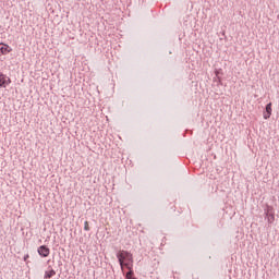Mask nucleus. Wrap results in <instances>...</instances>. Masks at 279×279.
<instances>
[{"mask_svg": "<svg viewBox=\"0 0 279 279\" xmlns=\"http://www.w3.org/2000/svg\"><path fill=\"white\" fill-rule=\"evenodd\" d=\"M117 258L120 263L122 271H124V267H128V264L130 263V260H132V254L122 248V251L118 252Z\"/></svg>", "mask_w": 279, "mask_h": 279, "instance_id": "1", "label": "nucleus"}, {"mask_svg": "<svg viewBox=\"0 0 279 279\" xmlns=\"http://www.w3.org/2000/svg\"><path fill=\"white\" fill-rule=\"evenodd\" d=\"M126 279H132L134 277V256L131 254V260L126 264Z\"/></svg>", "mask_w": 279, "mask_h": 279, "instance_id": "2", "label": "nucleus"}, {"mask_svg": "<svg viewBox=\"0 0 279 279\" xmlns=\"http://www.w3.org/2000/svg\"><path fill=\"white\" fill-rule=\"evenodd\" d=\"M37 252L43 258H47L48 256H50V248L46 244H41L40 246H38Z\"/></svg>", "mask_w": 279, "mask_h": 279, "instance_id": "3", "label": "nucleus"}, {"mask_svg": "<svg viewBox=\"0 0 279 279\" xmlns=\"http://www.w3.org/2000/svg\"><path fill=\"white\" fill-rule=\"evenodd\" d=\"M12 80L4 73H0V87H8V84H11Z\"/></svg>", "mask_w": 279, "mask_h": 279, "instance_id": "4", "label": "nucleus"}, {"mask_svg": "<svg viewBox=\"0 0 279 279\" xmlns=\"http://www.w3.org/2000/svg\"><path fill=\"white\" fill-rule=\"evenodd\" d=\"M13 48L9 46V44H0V56L3 54H10L12 52Z\"/></svg>", "mask_w": 279, "mask_h": 279, "instance_id": "5", "label": "nucleus"}, {"mask_svg": "<svg viewBox=\"0 0 279 279\" xmlns=\"http://www.w3.org/2000/svg\"><path fill=\"white\" fill-rule=\"evenodd\" d=\"M272 114V102L266 105V112H264V119H270Z\"/></svg>", "mask_w": 279, "mask_h": 279, "instance_id": "6", "label": "nucleus"}, {"mask_svg": "<svg viewBox=\"0 0 279 279\" xmlns=\"http://www.w3.org/2000/svg\"><path fill=\"white\" fill-rule=\"evenodd\" d=\"M57 274L56 269H53V267H50L49 269H47L45 271V279H52V277H54Z\"/></svg>", "mask_w": 279, "mask_h": 279, "instance_id": "7", "label": "nucleus"}, {"mask_svg": "<svg viewBox=\"0 0 279 279\" xmlns=\"http://www.w3.org/2000/svg\"><path fill=\"white\" fill-rule=\"evenodd\" d=\"M84 231H90V227L88 225V221L84 222Z\"/></svg>", "mask_w": 279, "mask_h": 279, "instance_id": "8", "label": "nucleus"}, {"mask_svg": "<svg viewBox=\"0 0 279 279\" xmlns=\"http://www.w3.org/2000/svg\"><path fill=\"white\" fill-rule=\"evenodd\" d=\"M274 219H275V215H269L268 220L274 221Z\"/></svg>", "mask_w": 279, "mask_h": 279, "instance_id": "9", "label": "nucleus"}, {"mask_svg": "<svg viewBox=\"0 0 279 279\" xmlns=\"http://www.w3.org/2000/svg\"><path fill=\"white\" fill-rule=\"evenodd\" d=\"M28 258H29V254H26V255L24 256V260H28Z\"/></svg>", "mask_w": 279, "mask_h": 279, "instance_id": "10", "label": "nucleus"}]
</instances>
